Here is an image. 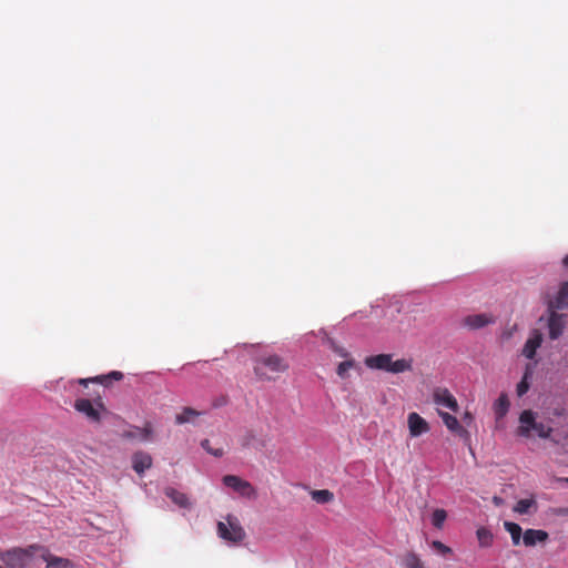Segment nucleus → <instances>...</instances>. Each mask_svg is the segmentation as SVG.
I'll list each match as a JSON object with an SVG mask.
<instances>
[{
  "label": "nucleus",
  "instance_id": "nucleus-9",
  "mask_svg": "<svg viewBox=\"0 0 568 568\" xmlns=\"http://www.w3.org/2000/svg\"><path fill=\"white\" fill-rule=\"evenodd\" d=\"M434 403L438 406H443L457 412L459 406L456 398L447 388H436L433 393Z\"/></svg>",
  "mask_w": 568,
  "mask_h": 568
},
{
  "label": "nucleus",
  "instance_id": "nucleus-40",
  "mask_svg": "<svg viewBox=\"0 0 568 568\" xmlns=\"http://www.w3.org/2000/svg\"><path fill=\"white\" fill-rule=\"evenodd\" d=\"M566 481L568 483V478L566 479Z\"/></svg>",
  "mask_w": 568,
  "mask_h": 568
},
{
  "label": "nucleus",
  "instance_id": "nucleus-23",
  "mask_svg": "<svg viewBox=\"0 0 568 568\" xmlns=\"http://www.w3.org/2000/svg\"><path fill=\"white\" fill-rule=\"evenodd\" d=\"M356 362L354 358H348V359H345L344 362L339 363L337 365V368H336V374L338 375V377H341L342 379H346L348 378L349 374V369L352 368H355L356 367Z\"/></svg>",
  "mask_w": 568,
  "mask_h": 568
},
{
  "label": "nucleus",
  "instance_id": "nucleus-25",
  "mask_svg": "<svg viewBox=\"0 0 568 568\" xmlns=\"http://www.w3.org/2000/svg\"><path fill=\"white\" fill-rule=\"evenodd\" d=\"M166 496L169 498H171L176 505H179L181 507H189L190 506L187 497L184 494H182V493H179V491H176L174 489H168L166 490Z\"/></svg>",
  "mask_w": 568,
  "mask_h": 568
},
{
  "label": "nucleus",
  "instance_id": "nucleus-39",
  "mask_svg": "<svg viewBox=\"0 0 568 568\" xmlns=\"http://www.w3.org/2000/svg\"><path fill=\"white\" fill-rule=\"evenodd\" d=\"M564 265L568 268V255L564 258Z\"/></svg>",
  "mask_w": 568,
  "mask_h": 568
},
{
  "label": "nucleus",
  "instance_id": "nucleus-22",
  "mask_svg": "<svg viewBox=\"0 0 568 568\" xmlns=\"http://www.w3.org/2000/svg\"><path fill=\"white\" fill-rule=\"evenodd\" d=\"M43 559L47 562V568H73L72 564L68 559L55 557L50 554L44 555Z\"/></svg>",
  "mask_w": 568,
  "mask_h": 568
},
{
  "label": "nucleus",
  "instance_id": "nucleus-32",
  "mask_svg": "<svg viewBox=\"0 0 568 568\" xmlns=\"http://www.w3.org/2000/svg\"><path fill=\"white\" fill-rule=\"evenodd\" d=\"M432 546L444 555L449 554L452 551L449 547H447L446 545L438 540L433 541Z\"/></svg>",
  "mask_w": 568,
  "mask_h": 568
},
{
  "label": "nucleus",
  "instance_id": "nucleus-20",
  "mask_svg": "<svg viewBox=\"0 0 568 568\" xmlns=\"http://www.w3.org/2000/svg\"><path fill=\"white\" fill-rule=\"evenodd\" d=\"M509 409V400L506 394H501L494 404L496 419H501Z\"/></svg>",
  "mask_w": 568,
  "mask_h": 568
},
{
  "label": "nucleus",
  "instance_id": "nucleus-12",
  "mask_svg": "<svg viewBox=\"0 0 568 568\" xmlns=\"http://www.w3.org/2000/svg\"><path fill=\"white\" fill-rule=\"evenodd\" d=\"M243 448H263L265 447V440L262 439L257 432L254 429H246L240 438Z\"/></svg>",
  "mask_w": 568,
  "mask_h": 568
},
{
  "label": "nucleus",
  "instance_id": "nucleus-27",
  "mask_svg": "<svg viewBox=\"0 0 568 568\" xmlns=\"http://www.w3.org/2000/svg\"><path fill=\"white\" fill-rule=\"evenodd\" d=\"M531 507H536L534 499H520L514 507V511L518 514H529Z\"/></svg>",
  "mask_w": 568,
  "mask_h": 568
},
{
  "label": "nucleus",
  "instance_id": "nucleus-33",
  "mask_svg": "<svg viewBox=\"0 0 568 568\" xmlns=\"http://www.w3.org/2000/svg\"><path fill=\"white\" fill-rule=\"evenodd\" d=\"M335 354H337L339 357H343L345 359L352 358L348 351L344 348L343 346L338 345V347L334 351Z\"/></svg>",
  "mask_w": 568,
  "mask_h": 568
},
{
  "label": "nucleus",
  "instance_id": "nucleus-6",
  "mask_svg": "<svg viewBox=\"0 0 568 568\" xmlns=\"http://www.w3.org/2000/svg\"><path fill=\"white\" fill-rule=\"evenodd\" d=\"M32 549H34L33 546L28 550L16 548L2 554L0 559L8 568H23L28 559L32 556Z\"/></svg>",
  "mask_w": 568,
  "mask_h": 568
},
{
  "label": "nucleus",
  "instance_id": "nucleus-13",
  "mask_svg": "<svg viewBox=\"0 0 568 568\" xmlns=\"http://www.w3.org/2000/svg\"><path fill=\"white\" fill-rule=\"evenodd\" d=\"M122 436L129 439L151 440L153 438L152 424L145 423L143 427H133L131 430L124 432Z\"/></svg>",
  "mask_w": 568,
  "mask_h": 568
},
{
  "label": "nucleus",
  "instance_id": "nucleus-4",
  "mask_svg": "<svg viewBox=\"0 0 568 568\" xmlns=\"http://www.w3.org/2000/svg\"><path fill=\"white\" fill-rule=\"evenodd\" d=\"M264 368L272 373H283L288 369V364L278 355H266L257 361L254 372L261 379H271L266 372H264Z\"/></svg>",
  "mask_w": 568,
  "mask_h": 568
},
{
  "label": "nucleus",
  "instance_id": "nucleus-1",
  "mask_svg": "<svg viewBox=\"0 0 568 568\" xmlns=\"http://www.w3.org/2000/svg\"><path fill=\"white\" fill-rule=\"evenodd\" d=\"M364 363L371 369L385 371L392 374L408 372L413 368V359L400 358L394 361L392 354L367 356Z\"/></svg>",
  "mask_w": 568,
  "mask_h": 568
},
{
  "label": "nucleus",
  "instance_id": "nucleus-2",
  "mask_svg": "<svg viewBox=\"0 0 568 568\" xmlns=\"http://www.w3.org/2000/svg\"><path fill=\"white\" fill-rule=\"evenodd\" d=\"M532 432L538 437L546 439L550 437L552 428L542 423H539L537 420V414L530 409H526L521 412L519 416V427L517 429V434L519 436L529 438L531 437Z\"/></svg>",
  "mask_w": 568,
  "mask_h": 568
},
{
  "label": "nucleus",
  "instance_id": "nucleus-10",
  "mask_svg": "<svg viewBox=\"0 0 568 568\" xmlns=\"http://www.w3.org/2000/svg\"><path fill=\"white\" fill-rule=\"evenodd\" d=\"M494 323V317L488 314H473L463 320V325L469 329H479Z\"/></svg>",
  "mask_w": 568,
  "mask_h": 568
},
{
  "label": "nucleus",
  "instance_id": "nucleus-17",
  "mask_svg": "<svg viewBox=\"0 0 568 568\" xmlns=\"http://www.w3.org/2000/svg\"><path fill=\"white\" fill-rule=\"evenodd\" d=\"M439 416L442 417L443 419V423L445 424V426L453 433L459 435V436H464V435H467V432L460 426L458 419L448 414V413H445V412H442L439 410L438 412Z\"/></svg>",
  "mask_w": 568,
  "mask_h": 568
},
{
  "label": "nucleus",
  "instance_id": "nucleus-26",
  "mask_svg": "<svg viewBox=\"0 0 568 568\" xmlns=\"http://www.w3.org/2000/svg\"><path fill=\"white\" fill-rule=\"evenodd\" d=\"M403 566L404 568H424L423 561L414 552L404 556Z\"/></svg>",
  "mask_w": 568,
  "mask_h": 568
},
{
  "label": "nucleus",
  "instance_id": "nucleus-18",
  "mask_svg": "<svg viewBox=\"0 0 568 568\" xmlns=\"http://www.w3.org/2000/svg\"><path fill=\"white\" fill-rule=\"evenodd\" d=\"M568 307V282L564 283L556 298L550 303L549 308L551 310H564Z\"/></svg>",
  "mask_w": 568,
  "mask_h": 568
},
{
  "label": "nucleus",
  "instance_id": "nucleus-14",
  "mask_svg": "<svg viewBox=\"0 0 568 568\" xmlns=\"http://www.w3.org/2000/svg\"><path fill=\"white\" fill-rule=\"evenodd\" d=\"M548 539V532L541 529H527L523 534V542L527 547H532L538 542H545Z\"/></svg>",
  "mask_w": 568,
  "mask_h": 568
},
{
  "label": "nucleus",
  "instance_id": "nucleus-19",
  "mask_svg": "<svg viewBox=\"0 0 568 568\" xmlns=\"http://www.w3.org/2000/svg\"><path fill=\"white\" fill-rule=\"evenodd\" d=\"M202 413L192 408V407H184L181 413L175 415V423L178 425H183L186 423L194 424L195 419L201 416Z\"/></svg>",
  "mask_w": 568,
  "mask_h": 568
},
{
  "label": "nucleus",
  "instance_id": "nucleus-31",
  "mask_svg": "<svg viewBox=\"0 0 568 568\" xmlns=\"http://www.w3.org/2000/svg\"><path fill=\"white\" fill-rule=\"evenodd\" d=\"M209 444L210 442L207 439H204L202 440L201 443V446L210 454L216 456V457H221L223 455V450L222 449H216V450H211V448L209 447Z\"/></svg>",
  "mask_w": 568,
  "mask_h": 568
},
{
  "label": "nucleus",
  "instance_id": "nucleus-5",
  "mask_svg": "<svg viewBox=\"0 0 568 568\" xmlns=\"http://www.w3.org/2000/svg\"><path fill=\"white\" fill-rule=\"evenodd\" d=\"M222 481L226 487L236 491L240 496H242L246 499L255 500L257 498L256 488L250 481H247L239 476L225 475L222 478Z\"/></svg>",
  "mask_w": 568,
  "mask_h": 568
},
{
  "label": "nucleus",
  "instance_id": "nucleus-11",
  "mask_svg": "<svg viewBox=\"0 0 568 568\" xmlns=\"http://www.w3.org/2000/svg\"><path fill=\"white\" fill-rule=\"evenodd\" d=\"M74 408L84 414L91 422L98 423L101 419L100 412L89 399L80 398L74 403Z\"/></svg>",
  "mask_w": 568,
  "mask_h": 568
},
{
  "label": "nucleus",
  "instance_id": "nucleus-8",
  "mask_svg": "<svg viewBox=\"0 0 568 568\" xmlns=\"http://www.w3.org/2000/svg\"><path fill=\"white\" fill-rule=\"evenodd\" d=\"M566 325V315L557 313L555 310L549 311L548 316V334L549 338L555 341L558 339Z\"/></svg>",
  "mask_w": 568,
  "mask_h": 568
},
{
  "label": "nucleus",
  "instance_id": "nucleus-28",
  "mask_svg": "<svg viewBox=\"0 0 568 568\" xmlns=\"http://www.w3.org/2000/svg\"><path fill=\"white\" fill-rule=\"evenodd\" d=\"M476 534H477L479 545L481 547H488L491 545L493 534L488 529L481 527V528L477 529Z\"/></svg>",
  "mask_w": 568,
  "mask_h": 568
},
{
  "label": "nucleus",
  "instance_id": "nucleus-35",
  "mask_svg": "<svg viewBox=\"0 0 568 568\" xmlns=\"http://www.w3.org/2000/svg\"><path fill=\"white\" fill-rule=\"evenodd\" d=\"M325 342L333 352L338 347V344L331 337H326Z\"/></svg>",
  "mask_w": 568,
  "mask_h": 568
},
{
  "label": "nucleus",
  "instance_id": "nucleus-36",
  "mask_svg": "<svg viewBox=\"0 0 568 568\" xmlns=\"http://www.w3.org/2000/svg\"><path fill=\"white\" fill-rule=\"evenodd\" d=\"M493 503L496 505V506H501L504 504V500L503 498L498 497V496H495L493 498Z\"/></svg>",
  "mask_w": 568,
  "mask_h": 568
},
{
  "label": "nucleus",
  "instance_id": "nucleus-38",
  "mask_svg": "<svg viewBox=\"0 0 568 568\" xmlns=\"http://www.w3.org/2000/svg\"><path fill=\"white\" fill-rule=\"evenodd\" d=\"M464 419L468 420L470 423L473 420V417H471L470 413L466 412L465 415H464Z\"/></svg>",
  "mask_w": 568,
  "mask_h": 568
},
{
  "label": "nucleus",
  "instance_id": "nucleus-30",
  "mask_svg": "<svg viewBox=\"0 0 568 568\" xmlns=\"http://www.w3.org/2000/svg\"><path fill=\"white\" fill-rule=\"evenodd\" d=\"M527 378H528V372H526L523 379L517 385L516 392H517L518 396H523L529 389V384L527 382Z\"/></svg>",
  "mask_w": 568,
  "mask_h": 568
},
{
  "label": "nucleus",
  "instance_id": "nucleus-24",
  "mask_svg": "<svg viewBox=\"0 0 568 568\" xmlns=\"http://www.w3.org/2000/svg\"><path fill=\"white\" fill-rule=\"evenodd\" d=\"M312 499L318 504H326L334 499V495L328 489H320L311 491Z\"/></svg>",
  "mask_w": 568,
  "mask_h": 568
},
{
  "label": "nucleus",
  "instance_id": "nucleus-41",
  "mask_svg": "<svg viewBox=\"0 0 568 568\" xmlns=\"http://www.w3.org/2000/svg\"><path fill=\"white\" fill-rule=\"evenodd\" d=\"M0 568H3V567L0 566Z\"/></svg>",
  "mask_w": 568,
  "mask_h": 568
},
{
  "label": "nucleus",
  "instance_id": "nucleus-29",
  "mask_svg": "<svg viewBox=\"0 0 568 568\" xmlns=\"http://www.w3.org/2000/svg\"><path fill=\"white\" fill-rule=\"evenodd\" d=\"M447 518V513L444 509H436L432 516V524L436 528H442Z\"/></svg>",
  "mask_w": 568,
  "mask_h": 568
},
{
  "label": "nucleus",
  "instance_id": "nucleus-37",
  "mask_svg": "<svg viewBox=\"0 0 568 568\" xmlns=\"http://www.w3.org/2000/svg\"><path fill=\"white\" fill-rule=\"evenodd\" d=\"M109 377H113L115 379H120L122 377V374L120 372H112Z\"/></svg>",
  "mask_w": 568,
  "mask_h": 568
},
{
  "label": "nucleus",
  "instance_id": "nucleus-21",
  "mask_svg": "<svg viewBox=\"0 0 568 568\" xmlns=\"http://www.w3.org/2000/svg\"><path fill=\"white\" fill-rule=\"evenodd\" d=\"M504 527L510 534L514 546H518L523 538L521 527L518 524L511 521H505Z\"/></svg>",
  "mask_w": 568,
  "mask_h": 568
},
{
  "label": "nucleus",
  "instance_id": "nucleus-15",
  "mask_svg": "<svg viewBox=\"0 0 568 568\" xmlns=\"http://www.w3.org/2000/svg\"><path fill=\"white\" fill-rule=\"evenodd\" d=\"M541 342H542L541 333H539L538 331H534L532 334L530 335V337L526 341V343L524 345L523 354L529 359L534 358L537 348L540 347V345H541Z\"/></svg>",
  "mask_w": 568,
  "mask_h": 568
},
{
  "label": "nucleus",
  "instance_id": "nucleus-16",
  "mask_svg": "<svg viewBox=\"0 0 568 568\" xmlns=\"http://www.w3.org/2000/svg\"><path fill=\"white\" fill-rule=\"evenodd\" d=\"M133 469L139 474H143L152 466V457L148 453L138 452L132 457Z\"/></svg>",
  "mask_w": 568,
  "mask_h": 568
},
{
  "label": "nucleus",
  "instance_id": "nucleus-3",
  "mask_svg": "<svg viewBox=\"0 0 568 568\" xmlns=\"http://www.w3.org/2000/svg\"><path fill=\"white\" fill-rule=\"evenodd\" d=\"M216 528L219 537L230 542L239 544L246 537L239 518L232 514H227L224 520L219 521Z\"/></svg>",
  "mask_w": 568,
  "mask_h": 568
},
{
  "label": "nucleus",
  "instance_id": "nucleus-34",
  "mask_svg": "<svg viewBox=\"0 0 568 568\" xmlns=\"http://www.w3.org/2000/svg\"><path fill=\"white\" fill-rule=\"evenodd\" d=\"M325 342L333 352L338 347V344L331 337H326Z\"/></svg>",
  "mask_w": 568,
  "mask_h": 568
},
{
  "label": "nucleus",
  "instance_id": "nucleus-7",
  "mask_svg": "<svg viewBox=\"0 0 568 568\" xmlns=\"http://www.w3.org/2000/svg\"><path fill=\"white\" fill-rule=\"evenodd\" d=\"M407 427L409 436L413 438L427 434L430 430L428 422L415 412L408 414Z\"/></svg>",
  "mask_w": 568,
  "mask_h": 568
}]
</instances>
